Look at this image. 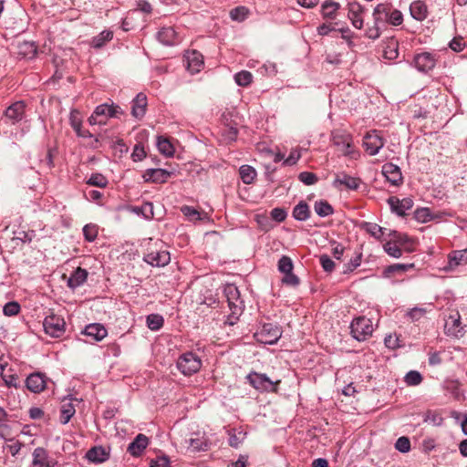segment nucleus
<instances>
[{"label": "nucleus", "instance_id": "obj_1", "mask_svg": "<svg viewBox=\"0 0 467 467\" xmlns=\"http://www.w3.org/2000/svg\"><path fill=\"white\" fill-rule=\"evenodd\" d=\"M374 328L371 318L366 317H356L350 324L351 335L358 341H365L369 338Z\"/></svg>", "mask_w": 467, "mask_h": 467}, {"label": "nucleus", "instance_id": "obj_2", "mask_svg": "<svg viewBox=\"0 0 467 467\" xmlns=\"http://www.w3.org/2000/svg\"><path fill=\"white\" fill-rule=\"evenodd\" d=\"M120 113H122V110L119 106L101 104L95 109L88 118V122L91 125L105 124L109 117H117Z\"/></svg>", "mask_w": 467, "mask_h": 467}, {"label": "nucleus", "instance_id": "obj_3", "mask_svg": "<svg viewBox=\"0 0 467 467\" xmlns=\"http://www.w3.org/2000/svg\"><path fill=\"white\" fill-rule=\"evenodd\" d=\"M249 383L261 391H275L280 379L272 380L265 374L252 372L247 376Z\"/></svg>", "mask_w": 467, "mask_h": 467}, {"label": "nucleus", "instance_id": "obj_4", "mask_svg": "<svg viewBox=\"0 0 467 467\" xmlns=\"http://www.w3.org/2000/svg\"><path fill=\"white\" fill-rule=\"evenodd\" d=\"M201 365V359L192 352L182 355L177 361V368L184 375L196 373Z\"/></svg>", "mask_w": 467, "mask_h": 467}, {"label": "nucleus", "instance_id": "obj_5", "mask_svg": "<svg viewBox=\"0 0 467 467\" xmlns=\"http://www.w3.org/2000/svg\"><path fill=\"white\" fill-rule=\"evenodd\" d=\"M45 332L52 337H59L65 333L66 322L57 315L47 316L43 322Z\"/></svg>", "mask_w": 467, "mask_h": 467}, {"label": "nucleus", "instance_id": "obj_6", "mask_svg": "<svg viewBox=\"0 0 467 467\" xmlns=\"http://www.w3.org/2000/svg\"><path fill=\"white\" fill-rule=\"evenodd\" d=\"M281 336V329L272 324H265L260 331L256 332L254 335L258 342L269 345L276 343Z\"/></svg>", "mask_w": 467, "mask_h": 467}, {"label": "nucleus", "instance_id": "obj_7", "mask_svg": "<svg viewBox=\"0 0 467 467\" xmlns=\"http://www.w3.org/2000/svg\"><path fill=\"white\" fill-rule=\"evenodd\" d=\"M144 261L152 266L162 267L170 263L171 255L166 250L150 247L144 254Z\"/></svg>", "mask_w": 467, "mask_h": 467}, {"label": "nucleus", "instance_id": "obj_8", "mask_svg": "<svg viewBox=\"0 0 467 467\" xmlns=\"http://www.w3.org/2000/svg\"><path fill=\"white\" fill-rule=\"evenodd\" d=\"M293 267L290 257L283 255L279 259L278 270L285 275L282 282L294 287L299 284V278L292 273Z\"/></svg>", "mask_w": 467, "mask_h": 467}, {"label": "nucleus", "instance_id": "obj_9", "mask_svg": "<svg viewBox=\"0 0 467 467\" xmlns=\"http://www.w3.org/2000/svg\"><path fill=\"white\" fill-rule=\"evenodd\" d=\"M384 144V139L377 130L368 132L363 139V146L371 156L376 155Z\"/></svg>", "mask_w": 467, "mask_h": 467}, {"label": "nucleus", "instance_id": "obj_10", "mask_svg": "<svg viewBox=\"0 0 467 467\" xmlns=\"http://www.w3.org/2000/svg\"><path fill=\"white\" fill-rule=\"evenodd\" d=\"M32 467H59L57 461L50 457L47 451L37 447L32 453Z\"/></svg>", "mask_w": 467, "mask_h": 467}, {"label": "nucleus", "instance_id": "obj_11", "mask_svg": "<svg viewBox=\"0 0 467 467\" xmlns=\"http://www.w3.org/2000/svg\"><path fill=\"white\" fill-rule=\"evenodd\" d=\"M333 143L344 155L352 153L353 140L349 133L346 131H337L332 135Z\"/></svg>", "mask_w": 467, "mask_h": 467}, {"label": "nucleus", "instance_id": "obj_12", "mask_svg": "<svg viewBox=\"0 0 467 467\" xmlns=\"http://www.w3.org/2000/svg\"><path fill=\"white\" fill-rule=\"evenodd\" d=\"M26 113V104L24 101H16L10 105L4 113V118L11 124L21 121Z\"/></svg>", "mask_w": 467, "mask_h": 467}, {"label": "nucleus", "instance_id": "obj_13", "mask_svg": "<svg viewBox=\"0 0 467 467\" xmlns=\"http://www.w3.org/2000/svg\"><path fill=\"white\" fill-rule=\"evenodd\" d=\"M364 11L365 8L358 2L348 3V17L357 29L363 27L362 14Z\"/></svg>", "mask_w": 467, "mask_h": 467}, {"label": "nucleus", "instance_id": "obj_14", "mask_svg": "<svg viewBox=\"0 0 467 467\" xmlns=\"http://www.w3.org/2000/svg\"><path fill=\"white\" fill-rule=\"evenodd\" d=\"M187 68L192 74L198 73L203 67V57L196 50L187 51L184 55Z\"/></svg>", "mask_w": 467, "mask_h": 467}, {"label": "nucleus", "instance_id": "obj_15", "mask_svg": "<svg viewBox=\"0 0 467 467\" xmlns=\"http://www.w3.org/2000/svg\"><path fill=\"white\" fill-rule=\"evenodd\" d=\"M388 202L391 211L400 216H405L406 212L410 210L413 206V201L410 198L400 200L399 198L392 196L389 198Z\"/></svg>", "mask_w": 467, "mask_h": 467}, {"label": "nucleus", "instance_id": "obj_16", "mask_svg": "<svg viewBox=\"0 0 467 467\" xmlns=\"http://www.w3.org/2000/svg\"><path fill=\"white\" fill-rule=\"evenodd\" d=\"M382 174L392 185L399 186L402 183V175L399 166L388 162L382 166Z\"/></svg>", "mask_w": 467, "mask_h": 467}, {"label": "nucleus", "instance_id": "obj_17", "mask_svg": "<svg viewBox=\"0 0 467 467\" xmlns=\"http://www.w3.org/2000/svg\"><path fill=\"white\" fill-rule=\"evenodd\" d=\"M389 235L394 238L396 243L400 246L402 252L411 253L415 250L416 242L407 234L393 231L390 232Z\"/></svg>", "mask_w": 467, "mask_h": 467}, {"label": "nucleus", "instance_id": "obj_18", "mask_svg": "<svg viewBox=\"0 0 467 467\" xmlns=\"http://www.w3.org/2000/svg\"><path fill=\"white\" fill-rule=\"evenodd\" d=\"M170 176L171 172L163 169H149L143 174L145 182L154 183H163Z\"/></svg>", "mask_w": 467, "mask_h": 467}, {"label": "nucleus", "instance_id": "obj_19", "mask_svg": "<svg viewBox=\"0 0 467 467\" xmlns=\"http://www.w3.org/2000/svg\"><path fill=\"white\" fill-rule=\"evenodd\" d=\"M26 384L30 391L39 393L45 389L47 381L43 374L34 373L27 377Z\"/></svg>", "mask_w": 467, "mask_h": 467}, {"label": "nucleus", "instance_id": "obj_20", "mask_svg": "<svg viewBox=\"0 0 467 467\" xmlns=\"http://www.w3.org/2000/svg\"><path fill=\"white\" fill-rule=\"evenodd\" d=\"M340 6V4L334 0H325L320 10L322 17L327 20L336 19Z\"/></svg>", "mask_w": 467, "mask_h": 467}, {"label": "nucleus", "instance_id": "obj_21", "mask_svg": "<svg viewBox=\"0 0 467 467\" xmlns=\"http://www.w3.org/2000/svg\"><path fill=\"white\" fill-rule=\"evenodd\" d=\"M446 332L454 337H462L463 335V327L461 325V318L458 313L449 317L445 323Z\"/></svg>", "mask_w": 467, "mask_h": 467}, {"label": "nucleus", "instance_id": "obj_22", "mask_svg": "<svg viewBox=\"0 0 467 467\" xmlns=\"http://www.w3.org/2000/svg\"><path fill=\"white\" fill-rule=\"evenodd\" d=\"M147 97L143 93H139L132 100L131 114L136 119H141L146 112Z\"/></svg>", "mask_w": 467, "mask_h": 467}, {"label": "nucleus", "instance_id": "obj_23", "mask_svg": "<svg viewBox=\"0 0 467 467\" xmlns=\"http://www.w3.org/2000/svg\"><path fill=\"white\" fill-rule=\"evenodd\" d=\"M414 63L420 71H429L435 67V59L430 53L418 54L414 58Z\"/></svg>", "mask_w": 467, "mask_h": 467}, {"label": "nucleus", "instance_id": "obj_24", "mask_svg": "<svg viewBox=\"0 0 467 467\" xmlns=\"http://www.w3.org/2000/svg\"><path fill=\"white\" fill-rule=\"evenodd\" d=\"M158 39L166 46H173L179 43L177 33L171 26L162 27L158 33Z\"/></svg>", "mask_w": 467, "mask_h": 467}, {"label": "nucleus", "instance_id": "obj_25", "mask_svg": "<svg viewBox=\"0 0 467 467\" xmlns=\"http://www.w3.org/2000/svg\"><path fill=\"white\" fill-rule=\"evenodd\" d=\"M383 57L388 60L396 59L399 56V42L394 37L389 38L382 44Z\"/></svg>", "mask_w": 467, "mask_h": 467}, {"label": "nucleus", "instance_id": "obj_26", "mask_svg": "<svg viewBox=\"0 0 467 467\" xmlns=\"http://www.w3.org/2000/svg\"><path fill=\"white\" fill-rule=\"evenodd\" d=\"M37 52L34 42L24 41L17 46V55L21 58L32 59Z\"/></svg>", "mask_w": 467, "mask_h": 467}, {"label": "nucleus", "instance_id": "obj_27", "mask_svg": "<svg viewBox=\"0 0 467 467\" xmlns=\"http://www.w3.org/2000/svg\"><path fill=\"white\" fill-rule=\"evenodd\" d=\"M84 334L96 341L103 339L108 332L100 324H90L85 327Z\"/></svg>", "mask_w": 467, "mask_h": 467}, {"label": "nucleus", "instance_id": "obj_28", "mask_svg": "<svg viewBox=\"0 0 467 467\" xmlns=\"http://www.w3.org/2000/svg\"><path fill=\"white\" fill-rule=\"evenodd\" d=\"M149 440L143 434H139L136 439L129 445L128 451L133 456H139L148 446Z\"/></svg>", "mask_w": 467, "mask_h": 467}, {"label": "nucleus", "instance_id": "obj_29", "mask_svg": "<svg viewBox=\"0 0 467 467\" xmlns=\"http://www.w3.org/2000/svg\"><path fill=\"white\" fill-rule=\"evenodd\" d=\"M467 264V249L453 251L449 255V268L454 270L459 265Z\"/></svg>", "mask_w": 467, "mask_h": 467}, {"label": "nucleus", "instance_id": "obj_30", "mask_svg": "<svg viewBox=\"0 0 467 467\" xmlns=\"http://www.w3.org/2000/svg\"><path fill=\"white\" fill-rule=\"evenodd\" d=\"M410 11L413 18L421 21L427 16V5L422 1H414L410 4Z\"/></svg>", "mask_w": 467, "mask_h": 467}, {"label": "nucleus", "instance_id": "obj_31", "mask_svg": "<svg viewBox=\"0 0 467 467\" xmlns=\"http://www.w3.org/2000/svg\"><path fill=\"white\" fill-rule=\"evenodd\" d=\"M113 38V32L110 30H104L98 36H94L90 42L92 47L99 49L103 47L108 42Z\"/></svg>", "mask_w": 467, "mask_h": 467}, {"label": "nucleus", "instance_id": "obj_32", "mask_svg": "<svg viewBox=\"0 0 467 467\" xmlns=\"http://www.w3.org/2000/svg\"><path fill=\"white\" fill-rule=\"evenodd\" d=\"M88 277L87 270L78 267L68 279V286L70 288H76L77 286L83 284Z\"/></svg>", "mask_w": 467, "mask_h": 467}, {"label": "nucleus", "instance_id": "obj_33", "mask_svg": "<svg viewBox=\"0 0 467 467\" xmlns=\"http://www.w3.org/2000/svg\"><path fill=\"white\" fill-rule=\"evenodd\" d=\"M87 458L93 462H103L109 458V452L102 447H94L87 452Z\"/></svg>", "mask_w": 467, "mask_h": 467}, {"label": "nucleus", "instance_id": "obj_34", "mask_svg": "<svg viewBox=\"0 0 467 467\" xmlns=\"http://www.w3.org/2000/svg\"><path fill=\"white\" fill-rule=\"evenodd\" d=\"M390 4H379L374 8L373 11V17L375 20V23L378 24L379 22H387V18L389 16V12H390Z\"/></svg>", "mask_w": 467, "mask_h": 467}, {"label": "nucleus", "instance_id": "obj_35", "mask_svg": "<svg viewBox=\"0 0 467 467\" xmlns=\"http://www.w3.org/2000/svg\"><path fill=\"white\" fill-rule=\"evenodd\" d=\"M336 182L344 185L350 190H357L359 186L358 179L351 177L346 173L338 175L336 179Z\"/></svg>", "mask_w": 467, "mask_h": 467}, {"label": "nucleus", "instance_id": "obj_36", "mask_svg": "<svg viewBox=\"0 0 467 467\" xmlns=\"http://www.w3.org/2000/svg\"><path fill=\"white\" fill-rule=\"evenodd\" d=\"M239 174L244 183L250 184L256 177V171L252 166L243 165L239 169Z\"/></svg>", "mask_w": 467, "mask_h": 467}, {"label": "nucleus", "instance_id": "obj_37", "mask_svg": "<svg viewBox=\"0 0 467 467\" xmlns=\"http://www.w3.org/2000/svg\"><path fill=\"white\" fill-rule=\"evenodd\" d=\"M157 146L160 152L167 157L172 156L174 153V148L171 142L161 136L158 137Z\"/></svg>", "mask_w": 467, "mask_h": 467}, {"label": "nucleus", "instance_id": "obj_38", "mask_svg": "<svg viewBox=\"0 0 467 467\" xmlns=\"http://www.w3.org/2000/svg\"><path fill=\"white\" fill-rule=\"evenodd\" d=\"M60 412H61L60 420L63 424H66L70 420L72 416L75 414L76 410L70 401H64L61 406Z\"/></svg>", "mask_w": 467, "mask_h": 467}, {"label": "nucleus", "instance_id": "obj_39", "mask_svg": "<svg viewBox=\"0 0 467 467\" xmlns=\"http://www.w3.org/2000/svg\"><path fill=\"white\" fill-rule=\"evenodd\" d=\"M309 214V208L304 202H300L293 210V216L298 221H306Z\"/></svg>", "mask_w": 467, "mask_h": 467}, {"label": "nucleus", "instance_id": "obj_40", "mask_svg": "<svg viewBox=\"0 0 467 467\" xmlns=\"http://www.w3.org/2000/svg\"><path fill=\"white\" fill-rule=\"evenodd\" d=\"M384 251L389 255L394 258H399L402 255V251L400 246L396 243L394 238L392 237L391 240L388 241L383 245Z\"/></svg>", "mask_w": 467, "mask_h": 467}, {"label": "nucleus", "instance_id": "obj_41", "mask_svg": "<svg viewBox=\"0 0 467 467\" xmlns=\"http://www.w3.org/2000/svg\"><path fill=\"white\" fill-rule=\"evenodd\" d=\"M314 208L315 212L321 217H325L333 213V208L327 201L316 202Z\"/></svg>", "mask_w": 467, "mask_h": 467}, {"label": "nucleus", "instance_id": "obj_42", "mask_svg": "<svg viewBox=\"0 0 467 467\" xmlns=\"http://www.w3.org/2000/svg\"><path fill=\"white\" fill-rule=\"evenodd\" d=\"M234 80L238 86L247 87L253 81V75L247 70H243L234 75Z\"/></svg>", "mask_w": 467, "mask_h": 467}, {"label": "nucleus", "instance_id": "obj_43", "mask_svg": "<svg viewBox=\"0 0 467 467\" xmlns=\"http://www.w3.org/2000/svg\"><path fill=\"white\" fill-rule=\"evenodd\" d=\"M385 346L390 349H396L404 345L400 336L397 334H389L384 339Z\"/></svg>", "mask_w": 467, "mask_h": 467}, {"label": "nucleus", "instance_id": "obj_44", "mask_svg": "<svg viewBox=\"0 0 467 467\" xmlns=\"http://www.w3.org/2000/svg\"><path fill=\"white\" fill-rule=\"evenodd\" d=\"M87 183L91 186L105 188L108 185V180L101 173H93L88 180Z\"/></svg>", "mask_w": 467, "mask_h": 467}, {"label": "nucleus", "instance_id": "obj_45", "mask_svg": "<svg viewBox=\"0 0 467 467\" xmlns=\"http://www.w3.org/2000/svg\"><path fill=\"white\" fill-rule=\"evenodd\" d=\"M249 11L244 6H237L231 10L230 17L238 22L244 21L248 16Z\"/></svg>", "mask_w": 467, "mask_h": 467}, {"label": "nucleus", "instance_id": "obj_46", "mask_svg": "<svg viewBox=\"0 0 467 467\" xmlns=\"http://www.w3.org/2000/svg\"><path fill=\"white\" fill-rule=\"evenodd\" d=\"M364 228L367 233L378 240H380L384 234L385 229L376 223H368L365 224Z\"/></svg>", "mask_w": 467, "mask_h": 467}, {"label": "nucleus", "instance_id": "obj_47", "mask_svg": "<svg viewBox=\"0 0 467 467\" xmlns=\"http://www.w3.org/2000/svg\"><path fill=\"white\" fill-rule=\"evenodd\" d=\"M148 327L151 330H158L163 325V318L160 315L151 314L147 317Z\"/></svg>", "mask_w": 467, "mask_h": 467}, {"label": "nucleus", "instance_id": "obj_48", "mask_svg": "<svg viewBox=\"0 0 467 467\" xmlns=\"http://www.w3.org/2000/svg\"><path fill=\"white\" fill-rule=\"evenodd\" d=\"M387 22L392 26H400L403 22V16L401 12L390 6V12H389Z\"/></svg>", "mask_w": 467, "mask_h": 467}, {"label": "nucleus", "instance_id": "obj_49", "mask_svg": "<svg viewBox=\"0 0 467 467\" xmlns=\"http://www.w3.org/2000/svg\"><path fill=\"white\" fill-rule=\"evenodd\" d=\"M83 234L87 241L93 242L98 235V226L93 223L86 224L83 228Z\"/></svg>", "mask_w": 467, "mask_h": 467}, {"label": "nucleus", "instance_id": "obj_50", "mask_svg": "<svg viewBox=\"0 0 467 467\" xmlns=\"http://www.w3.org/2000/svg\"><path fill=\"white\" fill-rule=\"evenodd\" d=\"M298 179L306 185H313L318 180L317 176L315 173L309 171H303L299 173Z\"/></svg>", "mask_w": 467, "mask_h": 467}, {"label": "nucleus", "instance_id": "obj_51", "mask_svg": "<svg viewBox=\"0 0 467 467\" xmlns=\"http://www.w3.org/2000/svg\"><path fill=\"white\" fill-rule=\"evenodd\" d=\"M70 120H71V126L72 128L74 129V130L77 132V134L80 137H90L91 134L89 133V131H82L81 130V120L79 119H78L76 116H74L73 114H71V118H70Z\"/></svg>", "mask_w": 467, "mask_h": 467}, {"label": "nucleus", "instance_id": "obj_52", "mask_svg": "<svg viewBox=\"0 0 467 467\" xmlns=\"http://www.w3.org/2000/svg\"><path fill=\"white\" fill-rule=\"evenodd\" d=\"M20 310V305L16 302L12 301L5 305L4 306V314L7 317H13L19 313Z\"/></svg>", "mask_w": 467, "mask_h": 467}, {"label": "nucleus", "instance_id": "obj_53", "mask_svg": "<svg viewBox=\"0 0 467 467\" xmlns=\"http://www.w3.org/2000/svg\"><path fill=\"white\" fill-rule=\"evenodd\" d=\"M421 375L415 370L410 371L405 377V381L410 386L419 385L421 382Z\"/></svg>", "mask_w": 467, "mask_h": 467}, {"label": "nucleus", "instance_id": "obj_54", "mask_svg": "<svg viewBox=\"0 0 467 467\" xmlns=\"http://www.w3.org/2000/svg\"><path fill=\"white\" fill-rule=\"evenodd\" d=\"M181 210L182 213L190 220L196 221L201 219L199 212L191 206H182Z\"/></svg>", "mask_w": 467, "mask_h": 467}, {"label": "nucleus", "instance_id": "obj_55", "mask_svg": "<svg viewBox=\"0 0 467 467\" xmlns=\"http://www.w3.org/2000/svg\"><path fill=\"white\" fill-rule=\"evenodd\" d=\"M320 264L326 272H332L335 268L334 261L327 254H322L319 258Z\"/></svg>", "mask_w": 467, "mask_h": 467}, {"label": "nucleus", "instance_id": "obj_56", "mask_svg": "<svg viewBox=\"0 0 467 467\" xmlns=\"http://www.w3.org/2000/svg\"><path fill=\"white\" fill-rule=\"evenodd\" d=\"M362 259V254L358 253L354 258H351L349 263L346 265V269L343 270L344 273L347 272H352L354 271L358 266L360 265Z\"/></svg>", "mask_w": 467, "mask_h": 467}, {"label": "nucleus", "instance_id": "obj_57", "mask_svg": "<svg viewBox=\"0 0 467 467\" xmlns=\"http://www.w3.org/2000/svg\"><path fill=\"white\" fill-rule=\"evenodd\" d=\"M395 447L401 452H407L410 449V440L406 437H400L397 440Z\"/></svg>", "mask_w": 467, "mask_h": 467}, {"label": "nucleus", "instance_id": "obj_58", "mask_svg": "<svg viewBox=\"0 0 467 467\" xmlns=\"http://www.w3.org/2000/svg\"><path fill=\"white\" fill-rule=\"evenodd\" d=\"M146 152L144 147L141 144L135 145L131 157L134 161H141L145 158Z\"/></svg>", "mask_w": 467, "mask_h": 467}, {"label": "nucleus", "instance_id": "obj_59", "mask_svg": "<svg viewBox=\"0 0 467 467\" xmlns=\"http://www.w3.org/2000/svg\"><path fill=\"white\" fill-rule=\"evenodd\" d=\"M273 220L281 223L286 218V212L282 208H275L271 211Z\"/></svg>", "mask_w": 467, "mask_h": 467}, {"label": "nucleus", "instance_id": "obj_60", "mask_svg": "<svg viewBox=\"0 0 467 467\" xmlns=\"http://www.w3.org/2000/svg\"><path fill=\"white\" fill-rule=\"evenodd\" d=\"M426 312H427V309H425V308L414 307L408 312V316L412 320H419L426 314Z\"/></svg>", "mask_w": 467, "mask_h": 467}, {"label": "nucleus", "instance_id": "obj_61", "mask_svg": "<svg viewBox=\"0 0 467 467\" xmlns=\"http://www.w3.org/2000/svg\"><path fill=\"white\" fill-rule=\"evenodd\" d=\"M414 264L413 263H410V264H394L392 265H390L389 267V272H396V271H400V272H405V271H408L410 269H412L414 268Z\"/></svg>", "mask_w": 467, "mask_h": 467}, {"label": "nucleus", "instance_id": "obj_62", "mask_svg": "<svg viewBox=\"0 0 467 467\" xmlns=\"http://www.w3.org/2000/svg\"><path fill=\"white\" fill-rule=\"evenodd\" d=\"M190 447L192 448L193 451H202L206 449L207 444L202 439H191Z\"/></svg>", "mask_w": 467, "mask_h": 467}, {"label": "nucleus", "instance_id": "obj_63", "mask_svg": "<svg viewBox=\"0 0 467 467\" xmlns=\"http://www.w3.org/2000/svg\"><path fill=\"white\" fill-rule=\"evenodd\" d=\"M464 47L465 42L462 37H454L450 43V47L456 52L462 51Z\"/></svg>", "mask_w": 467, "mask_h": 467}, {"label": "nucleus", "instance_id": "obj_64", "mask_svg": "<svg viewBox=\"0 0 467 467\" xmlns=\"http://www.w3.org/2000/svg\"><path fill=\"white\" fill-rule=\"evenodd\" d=\"M170 461L167 457H160L156 461L151 462L150 467H168Z\"/></svg>", "mask_w": 467, "mask_h": 467}]
</instances>
